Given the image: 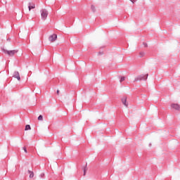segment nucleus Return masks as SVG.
<instances>
[{"mask_svg": "<svg viewBox=\"0 0 180 180\" xmlns=\"http://www.w3.org/2000/svg\"><path fill=\"white\" fill-rule=\"evenodd\" d=\"M147 78H148V74L141 75L134 79V82H139V81H146Z\"/></svg>", "mask_w": 180, "mask_h": 180, "instance_id": "nucleus-1", "label": "nucleus"}, {"mask_svg": "<svg viewBox=\"0 0 180 180\" xmlns=\"http://www.w3.org/2000/svg\"><path fill=\"white\" fill-rule=\"evenodd\" d=\"M41 12V18L42 20H46L47 19V17L49 16V11L46 9H42L40 11Z\"/></svg>", "mask_w": 180, "mask_h": 180, "instance_id": "nucleus-2", "label": "nucleus"}, {"mask_svg": "<svg viewBox=\"0 0 180 180\" xmlns=\"http://www.w3.org/2000/svg\"><path fill=\"white\" fill-rule=\"evenodd\" d=\"M3 51L5 54H8V56H10L11 57L15 56V54L18 53V51L16 50L8 51V50L4 49Z\"/></svg>", "mask_w": 180, "mask_h": 180, "instance_id": "nucleus-3", "label": "nucleus"}, {"mask_svg": "<svg viewBox=\"0 0 180 180\" xmlns=\"http://www.w3.org/2000/svg\"><path fill=\"white\" fill-rule=\"evenodd\" d=\"M49 41H56V40H57V34H53L52 35L49 36Z\"/></svg>", "mask_w": 180, "mask_h": 180, "instance_id": "nucleus-4", "label": "nucleus"}, {"mask_svg": "<svg viewBox=\"0 0 180 180\" xmlns=\"http://www.w3.org/2000/svg\"><path fill=\"white\" fill-rule=\"evenodd\" d=\"M13 78H16L18 81H20V75H19V72L15 71L13 75Z\"/></svg>", "mask_w": 180, "mask_h": 180, "instance_id": "nucleus-5", "label": "nucleus"}, {"mask_svg": "<svg viewBox=\"0 0 180 180\" xmlns=\"http://www.w3.org/2000/svg\"><path fill=\"white\" fill-rule=\"evenodd\" d=\"M34 8H36V5L34 3L30 2L28 4V8L29 11H32V9H34Z\"/></svg>", "mask_w": 180, "mask_h": 180, "instance_id": "nucleus-6", "label": "nucleus"}, {"mask_svg": "<svg viewBox=\"0 0 180 180\" xmlns=\"http://www.w3.org/2000/svg\"><path fill=\"white\" fill-rule=\"evenodd\" d=\"M172 108L173 109H175L176 110H179V109H180L179 105V104H175V103L172 104Z\"/></svg>", "mask_w": 180, "mask_h": 180, "instance_id": "nucleus-7", "label": "nucleus"}, {"mask_svg": "<svg viewBox=\"0 0 180 180\" xmlns=\"http://www.w3.org/2000/svg\"><path fill=\"white\" fill-rule=\"evenodd\" d=\"M122 102L123 105H124V106H126V107L129 106V104L127 103V98H123L122 99Z\"/></svg>", "mask_w": 180, "mask_h": 180, "instance_id": "nucleus-8", "label": "nucleus"}, {"mask_svg": "<svg viewBox=\"0 0 180 180\" xmlns=\"http://www.w3.org/2000/svg\"><path fill=\"white\" fill-rule=\"evenodd\" d=\"M28 174H30V178L34 176V173L32 171L28 170Z\"/></svg>", "mask_w": 180, "mask_h": 180, "instance_id": "nucleus-9", "label": "nucleus"}, {"mask_svg": "<svg viewBox=\"0 0 180 180\" xmlns=\"http://www.w3.org/2000/svg\"><path fill=\"white\" fill-rule=\"evenodd\" d=\"M144 56H146V53L143 51L139 53V57L142 58V57H144Z\"/></svg>", "mask_w": 180, "mask_h": 180, "instance_id": "nucleus-10", "label": "nucleus"}, {"mask_svg": "<svg viewBox=\"0 0 180 180\" xmlns=\"http://www.w3.org/2000/svg\"><path fill=\"white\" fill-rule=\"evenodd\" d=\"M32 127H30V126L29 124H27L25 126V130L27 131V130H31Z\"/></svg>", "mask_w": 180, "mask_h": 180, "instance_id": "nucleus-11", "label": "nucleus"}, {"mask_svg": "<svg viewBox=\"0 0 180 180\" xmlns=\"http://www.w3.org/2000/svg\"><path fill=\"white\" fill-rule=\"evenodd\" d=\"M126 79L125 77H122L120 79V82H123V81H124Z\"/></svg>", "mask_w": 180, "mask_h": 180, "instance_id": "nucleus-12", "label": "nucleus"}, {"mask_svg": "<svg viewBox=\"0 0 180 180\" xmlns=\"http://www.w3.org/2000/svg\"><path fill=\"white\" fill-rule=\"evenodd\" d=\"M83 170H84V175H86V166L84 167Z\"/></svg>", "mask_w": 180, "mask_h": 180, "instance_id": "nucleus-13", "label": "nucleus"}, {"mask_svg": "<svg viewBox=\"0 0 180 180\" xmlns=\"http://www.w3.org/2000/svg\"><path fill=\"white\" fill-rule=\"evenodd\" d=\"M91 11H92V12H95L96 11V9H95V6H94V5H91Z\"/></svg>", "mask_w": 180, "mask_h": 180, "instance_id": "nucleus-14", "label": "nucleus"}, {"mask_svg": "<svg viewBox=\"0 0 180 180\" xmlns=\"http://www.w3.org/2000/svg\"><path fill=\"white\" fill-rule=\"evenodd\" d=\"M38 120H43V115H39L38 117Z\"/></svg>", "mask_w": 180, "mask_h": 180, "instance_id": "nucleus-15", "label": "nucleus"}, {"mask_svg": "<svg viewBox=\"0 0 180 180\" xmlns=\"http://www.w3.org/2000/svg\"><path fill=\"white\" fill-rule=\"evenodd\" d=\"M44 173H41L40 175H39V178H44Z\"/></svg>", "mask_w": 180, "mask_h": 180, "instance_id": "nucleus-16", "label": "nucleus"}, {"mask_svg": "<svg viewBox=\"0 0 180 180\" xmlns=\"http://www.w3.org/2000/svg\"><path fill=\"white\" fill-rule=\"evenodd\" d=\"M22 148H23L25 153H27V149L26 148V147H23Z\"/></svg>", "mask_w": 180, "mask_h": 180, "instance_id": "nucleus-17", "label": "nucleus"}, {"mask_svg": "<svg viewBox=\"0 0 180 180\" xmlns=\"http://www.w3.org/2000/svg\"><path fill=\"white\" fill-rule=\"evenodd\" d=\"M143 46H144V47H148V44H147V43H146V42H143Z\"/></svg>", "mask_w": 180, "mask_h": 180, "instance_id": "nucleus-18", "label": "nucleus"}, {"mask_svg": "<svg viewBox=\"0 0 180 180\" xmlns=\"http://www.w3.org/2000/svg\"><path fill=\"white\" fill-rule=\"evenodd\" d=\"M58 95L60 94V90H57Z\"/></svg>", "mask_w": 180, "mask_h": 180, "instance_id": "nucleus-19", "label": "nucleus"}, {"mask_svg": "<svg viewBox=\"0 0 180 180\" xmlns=\"http://www.w3.org/2000/svg\"><path fill=\"white\" fill-rule=\"evenodd\" d=\"M149 147H151V143H149Z\"/></svg>", "mask_w": 180, "mask_h": 180, "instance_id": "nucleus-20", "label": "nucleus"}]
</instances>
